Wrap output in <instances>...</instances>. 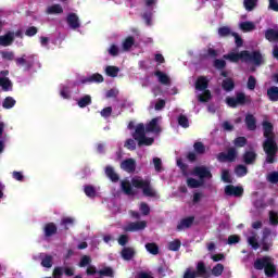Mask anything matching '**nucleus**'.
Masks as SVG:
<instances>
[{"mask_svg":"<svg viewBox=\"0 0 278 278\" xmlns=\"http://www.w3.org/2000/svg\"><path fill=\"white\" fill-rule=\"evenodd\" d=\"M121 186L123 192L128 197L134 195V188L142 190L143 197H150L151 199L157 197V192L151 185V178L143 179L142 177L137 176L131 179V182H129V180H122Z\"/></svg>","mask_w":278,"mask_h":278,"instance_id":"1","label":"nucleus"},{"mask_svg":"<svg viewBox=\"0 0 278 278\" xmlns=\"http://www.w3.org/2000/svg\"><path fill=\"white\" fill-rule=\"evenodd\" d=\"M255 270H265L266 277H275L277 273V267L275 263H273V258L270 256H263L261 258H256L254 262Z\"/></svg>","mask_w":278,"mask_h":278,"instance_id":"2","label":"nucleus"},{"mask_svg":"<svg viewBox=\"0 0 278 278\" xmlns=\"http://www.w3.org/2000/svg\"><path fill=\"white\" fill-rule=\"evenodd\" d=\"M226 103L228 108L236 109L238 105H249L251 103V97H247L244 92H236V97H227Z\"/></svg>","mask_w":278,"mask_h":278,"instance_id":"3","label":"nucleus"},{"mask_svg":"<svg viewBox=\"0 0 278 278\" xmlns=\"http://www.w3.org/2000/svg\"><path fill=\"white\" fill-rule=\"evenodd\" d=\"M263 150L266 153V162L267 164H275L277 155L278 147L277 143H273L271 140L263 142Z\"/></svg>","mask_w":278,"mask_h":278,"instance_id":"4","label":"nucleus"},{"mask_svg":"<svg viewBox=\"0 0 278 278\" xmlns=\"http://www.w3.org/2000/svg\"><path fill=\"white\" fill-rule=\"evenodd\" d=\"M191 175H193V177H198L202 184H205V179H212L213 177L210 167L204 165L193 167Z\"/></svg>","mask_w":278,"mask_h":278,"instance_id":"5","label":"nucleus"},{"mask_svg":"<svg viewBox=\"0 0 278 278\" xmlns=\"http://www.w3.org/2000/svg\"><path fill=\"white\" fill-rule=\"evenodd\" d=\"M275 127L273 126V123L268 121L263 122V136L265 139V142H268V140L271 141V143H277L275 140V132H274Z\"/></svg>","mask_w":278,"mask_h":278,"instance_id":"6","label":"nucleus"},{"mask_svg":"<svg viewBox=\"0 0 278 278\" xmlns=\"http://www.w3.org/2000/svg\"><path fill=\"white\" fill-rule=\"evenodd\" d=\"M238 157V150L236 148H229L227 153L220 152L217 154L218 162H236Z\"/></svg>","mask_w":278,"mask_h":278,"instance_id":"7","label":"nucleus"},{"mask_svg":"<svg viewBox=\"0 0 278 278\" xmlns=\"http://www.w3.org/2000/svg\"><path fill=\"white\" fill-rule=\"evenodd\" d=\"M143 229H147L146 220L130 222L123 228V230L126 232L143 231Z\"/></svg>","mask_w":278,"mask_h":278,"instance_id":"8","label":"nucleus"},{"mask_svg":"<svg viewBox=\"0 0 278 278\" xmlns=\"http://www.w3.org/2000/svg\"><path fill=\"white\" fill-rule=\"evenodd\" d=\"M248 55L249 54H248L247 50H243L239 53L230 52L228 54H224V60H229V62L238 64V62H240V60L242 62H245V58H248Z\"/></svg>","mask_w":278,"mask_h":278,"instance_id":"9","label":"nucleus"},{"mask_svg":"<svg viewBox=\"0 0 278 278\" xmlns=\"http://www.w3.org/2000/svg\"><path fill=\"white\" fill-rule=\"evenodd\" d=\"M225 194L226 197H236L237 199H240V197L244 194V188L241 186L228 185L225 187Z\"/></svg>","mask_w":278,"mask_h":278,"instance_id":"10","label":"nucleus"},{"mask_svg":"<svg viewBox=\"0 0 278 278\" xmlns=\"http://www.w3.org/2000/svg\"><path fill=\"white\" fill-rule=\"evenodd\" d=\"M16 66H25L26 71H29L34 66V54L26 56L25 54L22 58L15 59Z\"/></svg>","mask_w":278,"mask_h":278,"instance_id":"11","label":"nucleus"},{"mask_svg":"<svg viewBox=\"0 0 278 278\" xmlns=\"http://www.w3.org/2000/svg\"><path fill=\"white\" fill-rule=\"evenodd\" d=\"M10 72L8 70L0 72V86L4 92H10L12 90V80L8 78Z\"/></svg>","mask_w":278,"mask_h":278,"instance_id":"12","label":"nucleus"},{"mask_svg":"<svg viewBox=\"0 0 278 278\" xmlns=\"http://www.w3.org/2000/svg\"><path fill=\"white\" fill-rule=\"evenodd\" d=\"M242 162L245 163L247 166H251L257 162V152L255 150H247L242 154Z\"/></svg>","mask_w":278,"mask_h":278,"instance_id":"13","label":"nucleus"},{"mask_svg":"<svg viewBox=\"0 0 278 278\" xmlns=\"http://www.w3.org/2000/svg\"><path fill=\"white\" fill-rule=\"evenodd\" d=\"M248 56H245V62H252L255 66H261L263 62V56L261 51H253L252 53L247 50Z\"/></svg>","mask_w":278,"mask_h":278,"instance_id":"14","label":"nucleus"},{"mask_svg":"<svg viewBox=\"0 0 278 278\" xmlns=\"http://www.w3.org/2000/svg\"><path fill=\"white\" fill-rule=\"evenodd\" d=\"M122 260L125 262H131L136 257V249L132 247H124L121 251Z\"/></svg>","mask_w":278,"mask_h":278,"instance_id":"15","label":"nucleus"},{"mask_svg":"<svg viewBox=\"0 0 278 278\" xmlns=\"http://www.w3.org/2000/svg\"><path fill=\"white\" fill-rule=\"evenodd\" d=\"M194 225V216H189L180 219L176 229L177 231H184V229H190Z\"/></svg>","mask_w":278,"mask_h":278,"instance_id":"16","label":"nucleus"},{"mask_svg":"<svg viewBox=\"0 0 278 278\" xmlns=\"http://www.w3.org/2000/svg\"><path fill=\"white\" fill-rule=\"evenodd\" d=\"M121 169L126 173H136V160L126 159L121 163Z\"/></svg>","mask_w":278,"mask_h":278,"instance_id":"17","label":"nucleus"},{"mask_svg":"<svg viewBox=\"0 0 278 278\" xmlns=\"http://www.w3.org/2000/svg\"><path fill=\"white\" fill-rule=\"evenodd\" d=\"M14 42V31H8L5 35L0 36V47H10Z\"/></svg>","mask_w":278,"mask_h":278,"instance_id":"18","label":"nucleus"},{"mask_svg":"<svg viewBox=\"0 0 278 278\" xmlns=\"http://www.w3.org/2000/svg\"><path fill=\"white\" fill-rule=\"evenodd\" d=\"M66 21L71 29H79V27H81V24H79V16H77L75 13H70Z\"/></svg>","mask_w":278,"mask_h":278,"instance_id":"19","label":"nucleus"},{"mask_svg":"<svg viewBox=\"0 0 278 278\" xmlns=\"http://www.w3.org/2000/svg\"><path fill=\"white\" fill-rule=\"evenodd\" d=\"M105 81V78H103V75L96 73L91 76L85 78L81 80L83 84H103Z\"/></svg>","mask_w":278,"mask_h":278,"instance_id":"20","label":"nucleus"},{"mask_svg":"<svg viewBox=\"0 0 278 278\" xmlns=\"http://www.w3.org/2000/svg\"><path fill=\"white\" fill-rule=\"evenodd\" d=\"M210 86V80H207V77L200 76L198 77L195 81V90H200L201 92L207 90V87Z\"/></svg>","mask_w":278,"mask_h":278,"instance_id":"21","label":"nucleus"},{"mask_svg":"<svg viewBox=\"0 0 278 278\" xmlns=\"http://www.w3.org/2000/svg\"><path fill=\"white\" fill-rule=\"evenodd\" d=\"M143 136H147V128L144 127V124H138L132 134V138L138 142Z\"/></svg>","mask_w":278,"mask_h":278,"instance_id":"22","label":"nucleus"},{"mask_svg":"<svg viewBox=\"0 0 278 278\" xmlns=\"http://www.w3.org/2000/svg\"><path fill=\"white\" fill-rule=\"evenodd\" d=\"M157 117L152 118L151 122L146 125V131L160 134V131H162V128H160V125H157Z\"/></svg>","mask_w":278,"mask_h":278,"instance_id":"23","label":"nucleus"},{"mask_svg":"<svg viewBox=\"0 0 278 278\" xmlns=\"http://www.w3.org/2000/svg\"><path fill=\"white\" fill-rule=\"evenodd\" d=\"M245 125L249 131H255V129H257V119L253 114H248L245 116Z\"/></svg>","mask_w":278,"mask_h":278,"instance_id":"24","label":"nucleus"},{"mask_svg":"<svg viewBox=\"0 0 278 278\" xmlns=\"http://www.w3.org/2000/svg\"><path fill=\"white\" fill-rule=\"evenodd\" d=\"M104 173L113 184H117V181H119L121 179L118 174H116V172L114 170V167H112L111 165H108L105 167Z\"/></svg>","mask_w":278,"mask_h":278,"instance_id":"25","label":"nucleus"},{"mask_svg":"<svg viewBox=\"0 0 278 278\" xmlns=\"http://www.w3.org/2000/svg\"><path fill=\"white\" fill-rule=\"evenodd\" d=\"M43 232L46 238H51L58 233V226L54 223H48L45 225Z\"/></svg>","mask_w":278,"mask_h":278,"instance_id":"26","label":"nucleus"},{"mask_svg":"<svg viewBox=\"0 0 278 278\" xmlns=\"http://www.w3.org/2000/svg\"><path fill=\"white\" fill-rule=\"evenodd\" d=\"M222 88L225 92H232L236 88V81H233V78H226L222 81Z\"/></svg>","mask_w":278,"mask_h":278,"instance_id":"27","label":"nucleus"},{"mask_svg":"<svg viewBox=\"0 0 278 278\" xmlns=\"http://www.w3.org/2000/svg\"><path fill=\"white\" fill-rule=\"evenodd\" d=\"M154 76L157 77L160 84H163V86H169L170 78L168 77V75H166V73L159 70L154 72Z\"/></svg>","mask_w":278,"mask_h":278,"instance_id":"28","label":"nucleus"},{"mask_svg":"<svg viewBox=\"0 0 278 278\" xmlns=\"http://www.w3.org/2000/svg\"><path fill=\"white\" fill-rule=\"evenodd\" d=\"M267 99H269L273 103H277L278 101V87L271 86L267 89Z\"/></svg>","mask_w":278,"mask_h":278,"instance_id":"29","label":"nucleus"},{"mask_svg":"<svg viewBox=\"0 0 278 278\" xmlns=\"http://www.w3.org/2000/svg\"><path fill=\"white\" fill-rule=\"evenodd\" d=\"M78 108H88V105H92V97L90 94H86L77 101Z\"/></svg>","mask_w":278,"mask_h":278,"instance_id":"30","label":"nucleus"},{"mask_svg":"<svg viewBox=\"0 0 278 278\" xmlns=\"http://www.w3.org/2000/svg\"><path fill=\"white\" fill-rule=\"evenodd\" d=\"M235 175L237 177H245V175H249V168L247 165L239 164L235 167Z\"/></svg>","mask_w":278,"mask_h":278,"instance_id":"31","label":"nucleus"},{"mask_svg":"<svg viewBox=\"0 0 278 278\" xmlns=\"http://www.w3.org/2000/svg\"><path fill=\"white\" fill-rule=\"evenodd\" d=\"M118 73H121V68L117 66L108 65L105 67V75H108V77H118Z\"/></svg>","mask_w":278,"mask_h":278,"instance_id":"32","label":"nucleus"},{"mask_svg":"<svg viewBox=\"0 0 278 278\" xmlns=\"http://www.w3.org/2000/svg\"><path fill=\"white\" fill-rule=\"evenodd\" d=\"M146 251H148V253H151V255H159L160 247L155 242L147 243Z\"/></svg>","mask_w":278,"mask_h":278,"instance_id":"33","label":"nucleus"},{"mask_svg":"<svg viewBox=\"0 0 278 278\" xmlns=\"http://www.w3.org/2000/svg\"><path fill=\"white\" fill-rule=\"evenodd\" d=\"M138 142V147H151L155 142L154 138L143 136Z\"/></svg>","mask_w":278,"mask_h":278,"instance_id":"34","label":"nucleus"},{"mask_svg":"<svg viewBox=\"0 0 278 278\" xmlns=\"http://www.w3.org/2000/svg\"><path fill=\"white\" fill-rule=\"evenodd\" d=\"M278 37V30H275L273 28H269L265 31V38L266 40H268L269 42H275V40H277Z\"/></svg>","mask_w":278,"mask_h":278,"instance_id":"35","label":"nucleus"},{"mask_svg":"<svg viewBox=\"0 0 278 278\" xmlns=\"http://www.w3.org/2000/svg\"><path fill=\"white\" fill-rule=\"evenodd\" d=\"M136 45V39L132 36H128L124 41H123V49L124 51H129L131 47Z\"/></svg>","mask_w":278,"mask_h":278,"instance_id":"36","label":"nucleus"},{"mask_svg":"<svg viewBox=\"0 0 278 278\" xmlns=\"http://www.w3.org/2000/svg\"><path fill=\"white\" fill-rule=\"evenodd\" d=\"M14 105H16V100H14L12 97H7L2 102V108L4 110H12Z\"/></svg>","mask_w":278,"mask_h":278,"instance_id":"37","label":"nucleus"},{"mask_svg":"<svg viewBox=\"0 0 278 278\" xmlns=\"http://www.w3.org/2000/svg\"><path fill=\"white\" fill-rule=\"evenodd\" d=\"M195 274L198 275V277H204V275H207V268L205 267V263H198Z\"/></svg>","mask_w":278,"mask_h":278,"instance_id":"38","label":"nucleus"},{"mask_svg":"<svg viewBox=\"0 0 278 278\" xmlns=\"http://www.w3.org/2000/svg\"><path fill=\"white\" fill-rule=\"evenodd\" d=\"M210 99H212V91H210V89L204 90L203 93L198 97L200 103H207Z\"/></svg>","mask_w":278,"mask_h":278,"instance_id":"39","label":"nucleus"},{"mask_svg":"<svg viewBox=\"0 0 278 278\" xmlns=\"http://www.w3.org/2000/svg\"><path fill=\"white\" fill-rule=\"evenodd\" d=\"M218 35L222 38H227V36H233V31H231V28H229V26H223L218 28Z\"/></svg>","mask_w":278,"mask_h":278,"instance_id":"40","label":"nucleus"},{"mask_svg":"<svg viewBox=\"0 0 278 278\" xmlns=\"http://www.w3.org/2000/svg\"><path fill=\"white\" fill-rule=\"evenodd\" d=\"M204 182H202L201 179H195V178H188L187 179V186L189 188H201V186H203Z\"/></svg>","mask_w":278,"mask_h":278,"instance_id":"41","label":"nucleus"},{"mask_svg":"<svg viewBox=\"0 0 278 278\" xmlns=\"http://www.w3.org/2000/svg\"><path fill=\"white\" fill-rule=\"evenodd\" d=\"M243 5L247 12H253L257 5V0H243Z\"/></svg>","mask_w":278,"mask_h":278,"instance_id":"42","label":"nucleus"},{"mask_svg":"<svg viewBox=\"0 0 278 278\" xmlns=\"http://www.w3.org/2000/svg\"><path fill=\"white\" fill-rule=\"evenodd\" d=\"M98 275H100V277H114V269H112V267H104L98 270Z\"/></svg>","mask_w":278,"mask_h":278,"instance_id":"43","label":"nucleus"},{"mask_svg":"<svg viewBox=\"0 0 278 278\" xmlns=\"http://www.w3.org/2000/svg\"><path fill=\"white\" fill-rule=\"evenodd\" d=\"M84 192L89 199H94V197H97V189L90 185L85 186Z\"/></svg>","mask_w":278,"mask_h":278,"instance_id":"44","label":"nucleus"},{"mask_svg":"<svg viewBox=\"0 0 278 278\" xmlns=\"http://www.w3.org/2000/svg\"><path fill=\"white\" fill-rule=\"evenodd\" d=\"M178 125H180V127H184V129H188V127H190V122L188 119V116L180 114L178 116Z\"/></svg>","mask_w":278,"mask_h":278,"instance_id":"45","label":"nucleus"},{"mask_svg":"<svg viewBox=\"0 0 278 278\" xmlns=\"http://www.w3.org/2000/svg\"><path fill=\"white\" fill-rule=\"evenodd\" d=\"M248 140H247V137H237L235 140H233V144L235 147H237L238 149H242V147H247L248 144Z\"/></svg>","mask_w":278,"mask_h":278,"instance_id":"46","label":"nucleus"},{"mask_svg":"<svg viewBox=\"0 0 278 278\" xmlns=\"http://www.w3.org/2000/svg\"><path fill=\"white\" fill-rule=\"evenodd\" d=\"M75 224V219L73 217H63L61 219V226L64 227L65 231H68V226Z\"/></svg>","mask_w":278,"mask_h":278,"instance_id":"47","label":"nucleus"},{"mask_svg":"<svg viewBox=\"0 0 278 278\" xmlns=\"http://www.w3.org/2000/svg\"><path fill=\"white\" fill-rule=\"evenodd\" d=\"M224 270H225V266L223 264L218 263L216 266L213 267L212 275L214 277H220V275H223Z\"/></svg>","mask_w":278,"mask_h":278,"instance_id":"48","label":"nucleus"},{"mask_svg":"<svg viewBox=\"0 0 278 278\" xmlns=\"http://www.w3.org/2000/svg\"><path fill=\"white\" fill-rule=\"evenodd\" d=\"M64 12V9H62V5L60 4H53L48 8V14H62Z\"/></svg>","mask_w":278,"mask_h":278,"instance_id":"49","label":"nucleus"},{"mask_svg":"<svg viewBox=\"0 0 278 278\" xmlns=\"http://www.w3.org/2000/svg\"><path fill=\"white\" fill-rule=\"evenodd\" d=\"M240 29H242V31H253V29H255V24H253V22H242L240 24Z\"/></svg>","mask_w":278,"mask_h":278,"instance_id":"50","label":"nucleus"},{"mask_svg":"<svg viewBox=\"0 0 278 278\" xmlns=\"http://www.w3.org/2000/svg\"><path fill=\"white\" fill-rule=\"evenodd\" d=\"M193 149H194L195 153H198V155H203V153H205V144H203V142H201V141H197L193 144Z\"/></svg>","mask_w":278,"mask_h":278,"instance_id":"51","label":"nucleus"},{"mask_svg":"<svg viewBox=\"0 0 278 278\" xmlns=\"http://www.w3.org/2000/svg\"><path fill=\"white\" fill-rule=\"evenodd\" d=\"M214 68L217 71H223L227 66V62L223 59H215L213 63Z\"/></svg>","mask_w":278,"mask_h":278,"instance_id":"52","label":"nucleus"},{"mask_svg":"<svg viewBox=\"0 0 278 278\" xmlns=\"http://www.w3.org/2000/svg\"><path fill=\"white\" fill-rule=\"evenodd\" d=\"M181 249V241L179 239H176L168 243V251H179Z\"/></svg>","mask_w":278,"mask_h":278,"instance_id":"53","label":"nucleus"},{"mask_svg":"<svg viewBox=\"0 0 278 278\" xmlns=\"http://www.w3.org/2000/svg\"><path fill=\"white\" fill-rule=\"evenodd\" d=\"M41 266H43V268H51V266H53V256L47 255L42 258Z\"/></svg>","mask_w":278,"mask_h":278,"instance_id":"54","label":"nucleus"},{"mask_svg":"<svg viewBox=\"0 0 278 278\" xmlns=\"http://www.w3.org/2000/svg\"><path fill=\"white\" fill-rule=\"evenodd\" d=\"M92 263V258H90V256L88 255H84L81 258H80V262H79V267L80 268H86V266H90V264Z\"/></svg>","mask_w":278,"mask_h":278,"instance_id":"55","label":"nucleus"},{"mask_svg":"<svg viewBox=\"0 0 278 278\" xmlns=\"http://www.w3.org/2000/svg\"><path fill=\"white\" fill-rule=\"evenodd\" d=\"M222 180L225 184H231V174H229V169H223L222 170Z\"/></svg>","mask_w":278,"mask_h":278,"instance_id":"56","label":"nucleus"},{"mask_svg":"<svg viewBox=\"0 0 278 278\" xmlns=\"http://www.w3.org/2000/svg\"><path fill=\"white\" fill-rule=\"evenodd\" d=\"M177 166L180 168L182 175H188V164L184 163L181 159L177 160Z\"/></svg>","mask_w":278,"mask_h":278,"instance_id":"57","label":"nucleus"},{"mask_svg":"<svg viewBox=\"0 0 278 278\" xmlns=\"http://www.w3.org/2000/svg\"><path fill=\"white\" fill-rule=\"evenodd\" d=\"M247 86L248 90H255V86H257V79H255V76H249Z\"/></svg>","mask_w":278,"mask_h":278,"instance_id":"58","label":"nucleus"},{"mask_svg":"<svg viewBox=\"0 0 278 278\" xmlns=\"http://www.w3.org/2000/svg\"><path fill=\"white\" fill-rule=\"evenodd\" d=\"M2 60H8L9 62H12L14 59V53L12 51H2L1 52Z\"/></svg>","mask_w":278,"mask_h":278,"instance_id":"59","label":"nucleus"},{"mask_svg":"<svg viewBox=\"0 0 278 278\" xmlns=\"http://www.w3.org/2000/svg\"><path fill=\"white\" fill-rule=\"evenodd\" d=\"M117 242L119 247H127V244L129 243V236L121 235L117 239Z\"/></svg>","mask_w":278,"mask_h":278,"instance_id":"60","label":"nucleus"},{"mask_svg":"<svg viewBox=\"0 0 278 278\" xmlns=\"http://www.w3.org/2000/svg\"><path fill=\"white\" fill-rule=\"evenodd\" d=\"M269 184H278V172H271L267 175Z\"/></svg>","mask_w":278,"mask_h":278,"instance_id":"61","label":"nucleus"},{"mask_svg":"<svg viewBox=\"0 0 278 278\" xmlns=\"http://www.w3.org/2000/svg\"><path fill=\"white\" fill-rule=\"evenodd\" d=\"M62 275H64V267H54L53 273H52V277L53 278H62Z\"/></svg>","mask_w":278,"mask_h":278,"instance_id":"62","label":"nucleus"},{"mask_svg":"<svg viewBox=\"0 0 278 278\" xmlns=\"http://www.w3.org/2000/svg\"><path fill=\"white\" fill-rule=\"evenodd\" d=\"M269 223L270 225H274V226L278 225V215L274 211L269 212Z\"/></svg>","mask_w":278,"mask_h":278,"instance_id":"63","label":"nucleus"},{"mask_svg":"<svg viewBox=\"0 0 278 278\" xmlns=\"http://www.w3.org/2000/svg\"><path fill=\"white\" fill-rule=\"evenodd\" d=\"M199 277L195 270H192L191 268H187L184 278H197Z\"/></svg>","mask_w":278,"mask_h":278,"instance_id":"64","label":"nucleus"}]
</instances>
